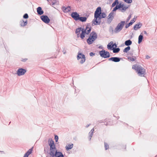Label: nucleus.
<instances>
[{
	"mask_svg": "<svg viewBox=\"0 0 157 157\" xmlns=\"http://www.w3.org/2000/svg\"><path fill=\"white\" fill-rule=\"evenodd\" d=\"M132 68L136 71L139 76L141 77L144 76L145 72V69L141 66L134 65Z\"/></svg>",
	"mask_w": 157,
	"mask_h": 157,
	"instance_id": "obj_1",
	"label": "nucleus"
},
{
	"mask_svg": "<svg viewBox=\"0 0 157 157\" xmlns=\"http://www.w3.org/2000/svg\"><path fill=\"white\" fill-rule=\"evenodd\" d=\"M79 28H81V31H82L80 35V37L81 38L83 39L85 37L86 34L88 35L90 33V29L87 30L86 31V29L88 28V26L86 27L85 28L84 27H80Z\"/></svg>",
	"mask_w": 157,
	"mask_h": 157,
	"instance_id": "obj_2",
	"label": "nucleus"
},
{
	"mask_svg": "<svg viewBox=\"0 0 157 157\" xmlns=\"http://www.w3.org/2000/svg\"><path fill=\"white\" fill-rule=\"evenodd\" d=\"M125 23V21H121L119 23L114 29V33H117L120 32L123 29Z\"/></svg>",
	"mask_w": 157,
	"mask_h": 157,
	"instance_id": "obj_3",
	"label": "nucleus"
},
{
	"mask_svg": "<svg viewBox=\"0 0 157 157\" xmlns=\"http://www.w3.org/2000/svg\"><path fill=\"white\" fill-rule=\"evenodd\" d=\"M48 145L50 147V152L49 153H51L52 152L55 151V150H56V149L54 141L52 139H49L48 140Z\"/></svg>",
	"mask_w": 157,
	"mask_h": 157,
	"instance_id": "obj_4",
	"label": "nucleus"
},
{
	"mask_svg": "<svg viewBox=\"0 0 157 157\" xmlns=\"http://www.w3.org/2000/svg\"><path fill=\"white\" fill-rule=\"evenodd\" d=\"M77 59L79 60V62L81 64H83L86 60V57L85 55L82 53L78 52L77 56Z\"/></svg>",
	"mask_w": 157,
	"mask_h": 157,
	"instance_id": "obj_5",
	"label": "nucleus"
},
{
	"mask_svg": "<svg viewBox=\"0 0 157 157\" xmlns=\"http://www.w3.org/2000/svg\"><path fill=\"white\" fill-rule=\"evenodd\" d=\"M49 154L51 157H64L61 152L58 151L56 150L55 151L49 153Z\"/></svg>",
	"mask_w": 157,
	"mask_h": 157,
	"instance_id": "obj_6",
	"label": "nucleus"
},
{
	"mask_svg": "<svg viewBox=\"0 0 157 157\" xmlns=\"http://www.w3.org/2000/svg\"><path fill=\"white\" fill-rule=\"evenodd\" d=\"M102 19L98 16H94V18L92 21V25H99L101 22V19Z\"/></svg>",
	"mask_w": 157,
	"mask_h": 157,
	"instance_id": "obj_7",
	"label": "nucleus"
},
{
	"mask_svg": "<svg viewBox=\"0 0 157 157\" xmlns=\"http://www.w3.org/2000/svg\"><path fill=\"white\" fill-rule=\"evenodd\" d=\"M99 54L101 57L104 58H109L110 57L109 52L108 51L102 50L99 51Z\"/></svg>",
	"mask_w": 157,
	"mask_h": 157,
	"instance_id": "obj_8",
	"label": "nucleus"
},
{
	"mask_svg": "<svg viewBox=\"0 0 157 157\" xmlns=\"http://www.w3.org/2000/svg\"><path fill=\"white\" fill-rule=\"evenodd\" d=\"M40 19L42 21L46 24H48L50 21V19L48 16L46 15H42L40 16Z\"/></svg>",
	"mask_w": 157,
	"mask_h": 157,
	"instance_id": "obj_9",
	"label": "nucleus"
},
{
	"mask_svg": "<svg viewBox=\"0 0 157 157\" xmlns=\"http://www.w3.org/2000/svg\"><path fill=\"white\" fill-rule=\"evenodd\" d=\"M71 17L75 21H78L80 16L79 14L76 12H72L71 14Z\"/></svg>",
	"mask_w": 157,
	"mask_h": 157,
	"instance_id": "obj_10",
	"label": "nucleus"
},
{
	"mask_svg": "<svg viewBox=\"0 0 157 157\" xmlns=\"http://www.w3.org/2000/svg\"><path fill=\"white\" fill-rule=\"evenodd\" d=\"M26 72V69L23 68H19L17 71V74L18 76H20L24 75Z\"/></svg>",
	"mask_w": 157,
	"mask_h": 157,
	"instance_id": "obj_11",
	"label": "nucleus"
},
{
	"mask_svg": "<svg viewBox=\"0 0 157 157\" xmlns=\"http://www.w3.org/2000/svg\"><path fill=\"white\" fill-rule=\"evenodd\" d=\"M119 10L121 11L122 12H124L128 8V7L125 6L124 4L120 3L118 4Z\"/></svg>",
	"mask_w": 157,
	"mask_h": 157,
	"instance_id": "obj_12",
	"label": "nucleus"
},
{
	"mask_svg": "<svg viewBox=\"0 0 157 157\" xmlns=\"http://www.w3.org/2000/svg\"><path fill=\"white\" fill-rule=\"evenodd\" d=\"M122 58L119 57H111L108 59L109 61H111L115 62H119Z\"/></svg>",
	"mask_w": 157,
	"mask_h": 157,
	"instance_id": "obj_13",
	"label": "nucleus"
},
{
	"mask_svg": "<svg viewBox=\"0 0 157 157\" xmlns=\"http://www.w3.org/2000/svg\"><path fill=\"white\" fill-rule=\"evenodd\" d=\"M114 16V13L113 11L111 12L109 14L108 18L109 21H108V23L109 24H110L111 22L112 21L113 19Z\"/></svg>",
	"mask_w": 157,
	"mask_h": 157,
	"instance_id": "obj_14",
	"label": "nucleus"
},
{
	"mask_svg": "<svg viewBox=\"0 0 157 157\" xmlns=\"http://www.w3.org/2000/svg\"><path fill=\"white\" fill-rule=\"evenodd\" d=\"M89 37L95 40L97 38V34L94 31H92L90 34Z\"/></svg>",
	"mask_w": 157,
	"mask_h": 157,
	"instance_id": "obj_15",
	"label": "nucleus"
},
{
	"mask_svg": "<svg viewBox=\"0 0 157 157\" xmlns=\"http://www.w3.org/2000/svg\"><path fill=\"white\" fill-rule=\"evenodd\" d=\"M37 14L39 15H41L44 13V11L42 10V8L40 6H39L36 9Z\"/></svg>",
	"mask_w": 157,
	"mask_h": 157,
	"instance_id": "obj_16",
	"label": "nucleus"
},
{
	"mask_svg": "<svg viewBox=\"0 0 157 157\" xmlns=\"http://www.w3.org/2000/svg\"><path fill=\"white\" fill-rule=\"evenodd\" d=\"M71 10L70 6H68L67 7L63 6L62 7V10L64 13H67L71 11Z\"/></svg>",
	"mask_w": 157,
	"mask_h": 157,
	"instance_id": "obj_17",
	"label": "nucleus"
},
{
	"mask_svg": "<svg viewBox=\"0 0 157 157\" xmlns=\"http://www.w3.org/2000/svg\"><path fill=\"white\" fill-rule=\"evenodd\" d=\"M101 12V7L99 6L96 9L95 11L94 16H97Z\"/></svg>",
	"mask_w": 157,
	"mask_h": 157,
	"instance_id": "obj_18",
	"label": "nucleus"
},
{
	"mask_svg": "<svg viewBox=\"0 0 157 157\" xmlns=\"http://www.w3.org/2000/svg\"><path fill=\"white\" fill-rule=\"evenodd\" d=\"M142 25V23L139 22L134 26L133 29L135 30H136L140 28Z\"/></svg>",
	"mask_w": 157,
	"mask_h": 157,
	"instance_id": "obj_19",
	"label": "nucleus"
},
{
	"mask_svg": "<svg viewBox=\"0 0 157 157\" xmlns=\"http://www.w3.org/2000/svg\"><path fill=\"white\" fill-rule=\"evenodd\" d=\"M113 42L111 41L107 45V48L109 50H112L113 49Z\"/></svg>",
	"mask_w": 157,
	"mask_h": 157,
	"instance_id": "obj_20",
	"label": "nucleus"
},
{
	"mask_svg": "<svg viewBox=\"0 0 157 157\" xmlns=\"http://www.w3.org/2000/svg\"><path fill=\"white\" fill-rule=\"evenodd\" d=\"M143 34L142 33H141L138 37V43L140 44L142 41L143 39Z\"/></svg>",
	"mask_w": 157,
	"mask_h": 157,
	"instance_id": "obj_21",
	"label": "nucleus"
},
{
	"mask_svg": "<svg viewBox=\"0 0 157 157\" xmlns=\"http://www.w3.org/2000/svg\"><path fill=\"white\" fill-rule=\"evenodd\" d=\"M95 40L89 37L87 39L86 41L88 44H92Z\"/></svg>",
	"mask_w": 157,
	"mask_h": 157,
	"instance_id": "obj_22",
	"label": "nucleus"
},
{
	"mask_svg": "<svg viewBox=\"0 0 157 157\" xmlns=\"http://www.w3.org/2000/svg\"><path fill=\"white\" fill-rule=\"evenodd\" d=\"M81 28L79 27L77 28L76 29L75 33L77 34L78 37L80 36V32L81 31Z\"/></svg>",
	"mask_w": 157,
	"mask_h": 157,
	"instance_id": "obj_23",
	"label": "nucleus"
},
{
	"mask_svg": "<svg viewBox=\"0 0 157 157\" xmlns=\"http://www.w3.org/2000/svg\"><path fill=\"white\" fill-rule=\"evenodd\" d=\"M87 19V17H86L80 16L78 21H79L82 22H85L86 21Z\"/></svg>",
	"mask_w": 157,
	"mask_h": 157,
	"instance_id": "obj_24",
	"label": "nucleus"
},
{
	"mask_svg": "<svg viewBox=\"0 0 157 157\" xmlns=\"http://www.w3.org/2000/svg\"><path fill=\"white\" fill-rule=\"evenodd\" d=\"M132 44V41L130 39L126 40L124 42L125 45L128 46H129Z\"/></svg>",
	"mask_w": 157,
	"mask_h": 157,
	"instance_id": "obj_25",
	"label": "nucleus"
},
{
	"mask_svg": "<svg viewBox=\"0 0 157 157\" xmlns=\"http://www.w3.org/2000/svg\"><path fill=\"white\" fill-rule=\"evenodd\" d=\"M98 16L102 18H105L106 16L105 13L104 12H101Z\"/></svg>",
	"mask_w": 157,
	"mask_h": 157,
	"instance_id": "obj_26",
	"label": "nucleus"
},
{
	"mask_svg": "<svg viewBox=\"0 0 157 157\" xmlns=\"http://www.w3.org/2000/svg\"><path fill=\"white\" fill-rule=\"evenodd\" d=\"M73 146V144H69L66 145L65 148L67 151H69L70 149H71L72 148Z\"/></svg>",
	"mask_w": 157,
	"mask_h": 157,
	"instance_id": "obj_27",
	"label": "nucleus"
},
{
	"mask_svg": "<svg viewBox=\"0 0 157 157\" xmlns=\"http://www.w3.org/2000/svg\"><path fill=\"white\" fill-rule=\"evenodd\" d=\"M49 150V146L47 145L46 146L44 147V152L45 154L46 153H48Z\"/></svg>",
	"mask_w": 157,
	"mask_h": 157,
	"instance_id": "obj_28",
	"label": "nucleus"
},
{
	"mask_svg": "<svg viewBox=\"0 0 157 157\" xmlns=\"http://www.w3.org/2000/svg\"><path fill=\"white\" fill-rule=\"evenodd\" d=\"M119 4L118 0H115L114 2L112 4L111 7H114L115 6L118 5Z\"/></svg>",
	"mask_w": 157,
	"mask_h": 157,
	"instance_id": "obj_29",
	"label": "nucleus"
},
{
	"mask_svg": "<svg viewBox=\"0 0 157 157\" xmlns=\"http://www.w3.org/2000/svg\"><path fill=\"white\" fill-rule=\"evenodd\" d=\"M120 49L119 48H113L112 50L113 53H118L120 51Z\"/></svg>",
	"mask_w": 157,
	"mask_h": 157,
	"instance_id": "obj_30",
	"label": "nucleus"
},
{
	"mask_svg": "<svg viewBox=\"0 0 157 157\" xmlns=\"http://www.w3.org/2000/svg\"><path fill=\"white\" fill-rule=\"evenodd\" d=\"M130 49V47L129 46H127L123 50V52L124 53H127Z\"/></svg>",
	"mask_w": 157,
	"mask_h": 157,
	"instance_id": "obj_31",
	"label": "nucleus"
},
{
	"mask_svg": "<svg viewBox=\"0 0 157 157\" xmlns=\"http://www.w3.org/2000/svg\"><path fill=\"white\" fill-rule=\"evenodd\" d=\"M127 58L128 60L130 61H134L135 60V59H136V56H133L132 57H128Z\"/></svg>",
	"mask_w": 157,
	"mask_h": 157,
	"instance_id": "obj_32",
	"label": "nucleus"
},
{
	"mask_svg": "<svg viewBox=\"0 0 157 157\" xmlns=\"http://www.w3.org/2000/svg\"><path fill=\"white\" fill-rule=\"evenodd\" d=\"M33 150V147H32L31 148L29 149L28 151L26 152V154H28V155H29L32 153Z\"/></svg>",
	"mask_w": 157,
	"mask_h": 157,
	"instance_id": "obj_33",
	"label": "nucleus"
},
{
	"mask_svg": "<svg viewBox=\"0 0 157 157\" xmlns=\"http://www.w3.org/2000/svg\"><path fill=\"white\" fill-rule=\"evenodd\" d=\"M87 26H88V28H87V29L86 31H87V30L90 29V28H91V29H90V31H91V29H92V27H91V23H87L86 25V27H87Z\"/></svg>",
	"mask_w": 157,
	"mask_h": 157,
	"instance_id": "obj_34",
	"label": "nucleus"
},
{
	"mask_svg": "<svg viewBox=\"0 0 157 157\" xmlns=\"http://www.w3.org/2000/svg\"><path fill=\"white\" fill-rule=\"evenodd\" d=\"M109 31L110 33L113 34L114 32V30L112 26H110L109 28Z\"/></svg>",
	"mask_w": 157,
	"mask_h": 157,
	"instance_id": "obj_35",
	"label": "nucleus"
},
{
	"mask_svg": "<svg viewBox=\"0 0 157 157\" xmlns=\"http://www.w3.org/2000/svg\"><path fill=\"white\" fill-rule=\"evenodd\" d=\"M117 10H119L118 5H117L115 7H114L113 8L112 11H113V12L116 11Z\"/></svg>",
	"mask_w": 157,
	"mask_h": 157,
	"instance_id": "obj_36",
	"label": "nucleus"
},
{
	"mask_svg": "<svg viewBox=\"0 0 157 157\" xmlns=\"http://www.w3.org/2000/svg\"><path fill=\"white\" fill-rule=\"evenodd\" d=\"M105 148V150H107L109 148V145L106 142H104Z\"/></svg>",
	"mask_w": 157,
	"mask_h": 157,
	"instance_id": "obj_37",
	"label": "nucleus"
},
{
	"mask_svg": "<svg viewBox=\"0 0 157 157\" xmlns=\"http://www.w3.org/2000/svg\"><path fill=\"white\" fill-rule=\"evenodd\" d=\"M93 133L92 132H89V140H90L91 139V138L92 136L93 135Z\"/></svg>",
	"mask_w": 157,
	"mask_h": 157,
	"instance_id": "obj_38",
	"label": "nucleus"
},
{
	"mask_svg": "<svg viewBox=\"0 0 157 157\" xmlns=\"http://www.w3.org/2000/svg\"><path fill=\"white\" fill-rule=\"evenodd\" d=\"M104 122H105H105H106V124H105V125L106 126H107L108 125H112V124H109V122L108 121H107V119H105L104 120Z\"/></svg>",
	"mask_w": 157,
	"mask_h": 157,
	"instance_id": "obj_39",
	"label": "nucleus"
},
{
	"mask_svg": "<svg viewBox=\"0 0 157 157\" xmlns=\"http://www.w3.org/2000/svg\"><path fill=\"white\" fill-rule=\"evenodd\" d=\"M29 17V16L27 13H25L23 16V18L24 19H27Z\"/></svg>",
	"mask_w": 157,
	"mask_h": 157,
	"instance_id": "obj_40",
	"label": "nucleus"
},
{
	"mask_svg": "<svg viewBox=\"0 0 157 157\" xmlns=\"http://www.w3.org/2000/svg\"><path fill=\"white\" fill-rule=\"evenodd\" d=\"M125 2L128 3L130 4L132 2V0H123Z\"/></svg>",
	"mask_w": 157,
	"mask_h": 157,
	"instance_id": "obj_41",
	"label": "nucleus"
},
{
	"mask_svg": "<svg viewBox=\"0 0 157 157\" xmlns=\"http://www.w3.org/2000/svg\"><path fill=\"white\" fill-rule=\"evenodd\" d=\"M135 18H134L130 21L129 23L131 25L135 22Z\"/></svg>",
	"mask_w": 157,
	"mask_h": 157,
	"instance_id": "obj_42",
	"label": "nucleus"
},
{
	"mask_svg": "<svg viewBox=\"0 0 157 157\" xmlns=\"http://www.w3.org/2000/svg\"><path fill=\"white\" fill-rule=\"evenodd\" d=\"M58 139H59L58 136L56 135H55V141L56 142H58Z\"/></svg>",
	"mask_w": 157,
	"mask_h": 157,
	"instance_id": "obj_43",
	"label": "nucleus"
},
{
	"mask_svg": "<svg viewBox=\"0 0 157 157\" xmlns=\"http://www.w3.org/2000/svg\"><path fill=\"white\" fill-rule=\"evenodd\" d=\"M131 25L130 24V23H128V24H126L125 25V28L126 29H127Z\"/></svg>",
	"mask_w": 157,
	"mask_h": 157,
	"instance_id": "obj_44",
	"label": "nucleus"
},
{
	"mask_svg": "<svg viewBox=\"0 0 157 157\" xmlns=\"http://www.w3.org/2000/svg\"><path fill=\"white\" fill-rule=\"evenodd\" d=\"M27 20H26L25 21H24V23L23 25H22V26H25L27 24Z\"/></svg>",
	"mask_w": 157,
	"mask_h": 157,
	"instance_id": "obj_45",
	"label": "nucleus"
},
{
	"mask_svg": "<svg viewBox=\"0 0 157 157\" xmlns=\"http://www.w3.org/2000/svg\"><path fill=\"white\" fill-rule=\"evenodd\" d=\"M113 48H116L117 47V44H116V43H113Z\"/></svg>",
	"mask_w": 157,
	"mask_h": 157,
	"instance_id": "obj_46",
	"label": "nucleus"
},
{
	"mask_svg": "<svg viewBox=\"0 0 157 157\" xmlns=\"http://www.w3.org/2000/svg\"><path fill=\"white\" fill-rule=\"evenodd\" d=\"M131 17V15H130L127 18V20H126V22H128L129 20H130V18Z\"/></svg>",
	"mask_w": 157,
	"mask_h": 157,
	"instance_id": "obj_47",
	"label": "nucleus"
},
{
	"mask_svg": "<svg viewBox=\"0 0 157 157\" xmlns=\"http://www.w3.org/2000/svg\"><path fill=\"white\" fill-rule=\"evenodd\" d=\"M89 54L90 56H93L95 55V54L93 52H90Z\"/></svg>",
	"mask_w": 157,
	"mask_h": 157,
	"instance_id": "obj_48",
	"label": "nucleus"
},
{
	"mask_svg": "<svg viewBox=\"0 0 157 157\" xmlns=\"http://www.w3.org/2000/svg\"><path fill=\"white\" fill-rule=\"evenodd\" d=\"M24 21L23 20H22L20 21V25L21 26H23L22 25H23V24L24 23Z\"/></svg>",
	"mask_w": 157,
	"mask_h": 157,
	"instance_id": "obj_49",
	"label": "nucleus"
},
{
	"mask_svg": "<svg viewBox=\"0 0 157 157\" xmlns=\"http://www.w3.org/2000/svg\"><path fill=\"white\" fill-rule=\"evenodd\" d=\"M98 123H105V122L104 121H103L102 120H100V121H98Z\"/></svg>",
	"mask_w": 157,
	"mask_h": 157,
	"instance_id": "obj_50",
	"label": "nucleus"
},
{
	"mask_svg": "<svg viewBox=\"0 0 157 157\" xmlns=\"http://www.w3.org/2000/svg\"><path fill=\"white\" fill-rule=\"evenodd\" d=\"M56 3V1H52V5H55Z\"/></svg>",
	"mask_w": 157,
	"mask_h": 157,
	"instance_id": "obj_51",
	"label": "nucleus"
},
{
	"mask_svg": "<svg viewBox=\"0 0 157 157\" xmlns=\"http://www.w3.org/2000/svg\"><path fill=\"white\" fill-rule=\"evenodd\" d=\"M150 57L148 55H147L146 56V58L148 59H149Z\"/></svg>",
	"mask_w": 157,
	"mask_h": 157,
	"instance_id": "obj_52",
	"label": "nucleus"
},
{
	"mask_svg": "<svg viewBox=\"0 0 157 157\" xmlns=\"http://www.w3.org/2000/svg\"><path fill=\"white\" fill-rule=\"evenodd\" d=\"M29 155L26 153L25 154L24 156L23 157H28Z\"/></svg>",
	"mask_w": 157,
	"mask_h": 157,
	"instance_id": "obj_53",
	"label": "nucleus"
},
{
	"mask_svg": "<svg viewBox=\"0 0 157 157\" xmlns=\"http://www.w3.org/2000/svg\"><path fill=\"white\" fill-rule=\"evenodd\" d=\"M27 60V59H26V58H25V59H23L22 60V61H23V62H25L26 61V60Z\"/></svg>",
	"mask_w": 157,
	"mask_h": 157,
	"instance_id": "obj_54",
	"label": "nucleus"
},
{
	"mask_svg": "<svg viewBox=\"0 0 157 157\" xmlns=\"http://www.w3.org/2000/svg\"><path fill=\"white\" fill-rule=\"evenodd\" d=\"M144 34H146L147 36L148 35V33H147L146 31H144L143 32Z\"/></svg>",
	"mask_w": 157,
	"mask_h": 157,
	"instance_id": "obj_55",
	"label": "nucleus"
},
{
	"mask_svg": "<svg viewBox=\"0 0 157 157\" xmlns=\"http://www.w3.org/2000/svg\"><path fill=\"white\" fill-rule=\"evenodd\" d=\"M94 128H93L91 130V131H90V132H92L93 133L94 132Z\"/></svg>",
	"mask_w": 157,
	"mask_h": 157,
	"instance_id": "obj_56",
	"label": "nucleus"
},
{
	"mask_svg": "<svg viewBox=\"0 0 157 157\" xmlns=\"http://www.w3.org/2000/svg\"><path fill=\"white\" fill-rule=\"evenodd\" d=\"M108 122H109V124H111L112 125L113 124V122L112 121H109Z\"/></svg>",
	"mask_w": 157,
	"mask_h": 157,
	"instance_id": "obj_57",
	"label": "nucleus"
},
{
	"mask_svg": "<svg viewBox=\"0 0 157 157\" xmlns=\"http://www.w3.org/2000/svg\"><path fill=\"white\" fill-rule=\"evenodd\" d=\"M109 3L110 4L111 3H112L113 1V0H109Z\"/></svg>",
	"mask_w": 157,
	"mask_h": 157,
	"instance_id": "obj_58",
	"label": "nucleus"
},
{
	"mask_svg": "<svg viewBox=\"0 0 157 157\" xmlns=\"http://www.w3.org/2000/svg\"><path fill=\"white\" fill-rule=\"evenodd\" d=\"M90 124H87V125H86V127L88 128L90 126Z\"/></svg>",
	"mask_w": 157,
	"mask_h": 157,
	"instance_id": "obj_59",
	"label": "nucleus"
},
{
	"mask_svg": "<svg viewBox=\"0 0 157 157\" xmlns=\"http://www.w3.org/2000/svg\"><path fill=\"white\" fill-rule=\"evenodd\" d=\"M99 48H101V49H102V46H100L99 47Z\"/></svg>",
	"mask_w": 157,
	"mask_h": 157,
	"instance_id": "obj_60",
	"label": "nucleus"
},
{
	"mask_svg": "<svg viewBox=\"0 0 157 157\" xmlns=\"http://www.w3.org/2000/svg\"><path fill=\"white\" fill-rule=\"evenodd\" d=\"M130 55H131V56H132V57H133V53H130Z\"/></svg>",
	"mask_w": 157,
	"mask_h": 157,
	"instance_id": "obj_61",
	"label": "nucleus"
},
{
	"mask_svg": "<svg viewBox=\"0 0 157 157\" xmlns=\"http://www.w3.org/2000/svg\"><path fill=\"white\" fill-rule=\"evenodd\" d=\"M63 53L64 54H65V53H66V52L65 51H63Z\"/></svg>",
	"mask_w": 157,
	"mask_h": 157,
	"instance_id": "obj_62",
	"label": "nucleus"
},
{
	"mask_svg": "<svg viewBox=\"0 0 157 157\" xmlns=\"http://www.w3.org/2000/svg\"><path fill=\"white\" fill-rule=\"evenodd\" d=\"M52 1H56V2H57L58 1V0H52Z\"/></svg>",
	"mask_w": 157,
	"mask_h": 157,
	"instance_id": "obj_63",
	"label": "nucleus"
},
{
	"mask_svg": "<svg viewBox=\"0 0 157 157\" xmlns=\"http://www.w3.org/2000/svg\"><path fill=\"white\" fill-rule=\"evenodd\" d=\"M119 118V117H117V119H118Z\"/></svg>",
	"mask_w": 157,
	"mask_h": 157,
	"instance_id": "obj_64",
	"label": "nucleus"
}]
</instances>
